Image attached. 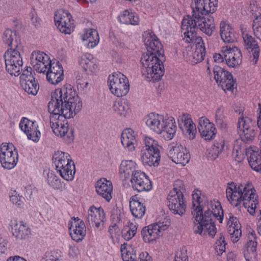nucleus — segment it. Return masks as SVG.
Returning a JSON list of instances; mask_svg holds the SVG:
<instances>
[{"label":"nucleus","mask_w":261,"mask_h":261,"mask_svg":"<svg viewBox=\"0 0 261 261\" xmlns=\"http://www.w3.org/2000/svg\"><path fill=\"white\" fill-rule=\"evenodd\" d=\"M82 108V102L77 94L69 87L56 89L51 94L48 103L50 126L54 133L67 143L73 141V129L69 127L67 119L72 118Z\"/></svg>","instance_id":"f257e3e1"},{"label":"nucleus","mask_w":261,"mask_h":261,"mask_svg":"<svg viewBox=\"0 0 261 261\" xmlns=\"http://www.w3.org/2000/svg\"><path fill=\"white\" fill-rule=\"evenodd\" d=\"M192 199L195 233L214 237L217 232L215 220H218L220 223L223 220V211L220 203L215 200L208 201L207 205L202 207L201 192L198 190L193 192Z\"/></svg>","instance_id":"f03ea898"},{"label":"nucleus","mask_w":261,"mask_h":261,"mask_svg":"<svg viewBox=\"0 0 261 261\" xmlns=\"http://www.w3.org/2000/svg\"><path fill=\"white\" fill-rule=\"evenodd\" d=\"M225 192L226 198L232 205L238 206L243 203L250 214L255 213L258 204L257 196L251 183H228Z\"/></svg>","instance_id":"7ed1b4c3"},{"label":"nucleus","mask_w":261,"mask_h":261,"mask_svg":"<svg viewBox=\"0 0 261 261\" xmlns=\"http://www.w3.org/2000/svg\"><path fill=\"white\" fill-rule=\"evenodd\" d=\"M146 125L155 133L162 135L165 139H172L176 133V125L172 116H164L155 113L149 114L145 118Z\"/></svg>","instance_id":"20e7f679"},{"label":"nucleus","mask_w":261,"mask_h":261,"mask_svg":"<svg viewBox=\"0 0 261 261\" xmlns=\"http://www.w3.org/2000/svg\"><path fill=\"white\" fill-rule=\"evenodd\" d=\"M159 57L152 54H143L141 57V72L148 81H158L164 74V65Z\"/></svg>","instance_id":"39448f33"},{"label":"nucleus","mask_w":261,"mask_h":261,"mask_svg":"<svg viewBox=\"0 0 261 261\" xmlns=\"http://www.w3.org/2000/svg\"><path fill=\"white\" fill-rule=\"evenodd\" d=\"M108 83L110 91L117 97L125 96L129 91L128 80L121 72H114L110 75Z\"/></svg>","instance_id":"423d86ee"},{"label":"nucleus","mask_w":261,"mask_h":261,"mask_svg":"<svg viewBox=\"0 0 261 261\" xmlns=\"http://www.w3.org/2000/svg\"><path fill=\"white\" fill-rule=\"evenodd\" d=\"M12 47L8 49L4 57L5 60L6 69L11 75L17 76L21 74L22 59L18 50Z\"/></svg>","instance_id":"0eeeda50"},{"label":"nucleus","mask_w":261,"mask_h":261,"mask_svg":"<svg viewBox=\"0 0 261 261\" xmlns=\"http://www.w3.org/2000/svg\"><path fill=\"white\" fill-rule=\"evenodd\" d=\"M18 161L17 150L12 144L2 143L0 147V163L6 169L14 168Z\"/></svg>","instance_id":"6e6552de"},{"label":"nucleus","mask_w":261,"mask_h":261,"mask_svg":"<svg viewBox=\"0 0 261 261\" xmlns=\"http://www.w3.org/2000/svg\"><path fill=\"white\" fill-rule=\"evenodd\" d=\"M213 72L217 84L224 91H232L234 89L235 81L231 73L219 66H214Z\"/></svg>","instance_id":"1a4fd4ad"},{"label":"nucleus","mask_w":261,"mask_h":261,"mask_svg":"<svg viewBox=\"0 0 261 261\" xmlns=\"http://www.w3.org/2000/svg\"><path fill=\"white\" fill-rule=\"evenodd\" d=\"M191 7L196 17L214 13L218 7V0H193Z\"/></svg>","instance_id":"9d476101"},{"label":"nucleus","mask_w":261,"mask_h":261,"mask_svg":"<svg viewBox=\"0 0 261 261\" xmlns=\"http://www.w3.org/2000/svg\"><path fill=\"white\" fill-rule=\"evenodd\" d=\"M71 14L67 11L59 10L54 16L55 24L59 31L65 34H70L73 31V22Z\"/></svg>","instance_id":"9b49d317"},{"label":"nucleus","mask_w":261,"mask_h":261,"mask_svg":"<svg viewBox=\"0 0 261 261\" xmlns=\"http://www.w3.org/2000/svg\"><path fill=\"white\" fill-rule=\"evenodd\" d=\"M168 226V224L164 222H159L145 227L142 231L144 241L147 243L155 241L163 235V232Z\"/></svg>","instance_id":"f8f14e48"},{"label":"nucleus","mask_w":261,"mask_h":261,"mask_svg":"<svg viewBox=\"0 0 261 261\" xmlns=\"http://www.w3.org/2000/svg\"><path fill=\"white\" fill-rule=\"evenodd\" d=\"M167 200L168 206L173 214L181 216L185 213L186 204L184 194L170 191Z\"/></svg>","instance_id":"ddd939ff"},{"label":"nucleus","mask_w":261,"mask_h":261,"mask_svg":"<svg viewBox=\"0 0 261 261\" xmlns=\"http://www.w3.org/2000/svg\"><path fill=\"white\" fill-rule=\"evenodd\" d=\"M143 38L147 50L145 54H152L159 57L162 55V45L152 31L148 30L144 32Z\"/></svg>","instance_id":"4468645a"},{"label":"nucleus","mask_w":261,"mask_h":261,"mask_svg":"<svg viewBox=\"0 0 261 261\" xmlns=\"http://www.w3.org/2000/svg\"><path fill=\"white\" fill-rule=\"evenodd\" d=\"M168 155L173 162L182 166L188 164L190 159L189 152L186 147L181 144L170 146Z\"/></svg>","instance_id":"2eb2a0df"},{"label":"nucleus","mask_w":261,"mask_h":261,"mask_svg":"<svg viewBox=\"0 0 261 261\" xmlns=\"http://www.w3.org/2000/svg\"><path fill=\"white\" fill-rule=\"evenodd\" d=\"M129 180L133 189L139 192L149 191L152 188L149 177L141 170L135 172Z\"/></svg>","instance_id":"dca6fc26"},{"label":"nucleus","mask_w":261,"mask_h":261,"mask_svg":"<svg viewBox=\"0 0 261 261\" xmlns=\"http://www.w3.org/2000/svg\"><path fill=\"white\" fill-rule=\"evenodd\" d=\"M32 68L28 67L20 75L21 86L22 89L29 94L36 95L39 90V86L37 81L32 73Z\"/></svg>","instance_id":"f3484780"},{"label":"nucleus","mask_w":261,"mask_h":261,"mask_svg":"<svg viewBox=\"0 0 261 261\" xmlns=\"http://www.w3.org/2000/svg\"><path fill=\"white\" fill-rule=\"evenodd\" d=\"M20 129L27 136L29 140L34 142L39 141L41 134L38 130V125L36 121H32L26 117H22L19 122Z\"/></svg>","instance_id":"a211bd4d"},{"label":"nucleus","mask_w":261,"mask_h":261,"mask_svg":"<svg viewBox=\"0 0 261 261\" xmlns=\"http://www.w3.org/2000/svg\"><path fill=\"white\" fill-rule=\"evenodd\" d=\"M31 63L34 70L37 72L45 73L53 62L48 56L44 52L34 51L32 53Z\"/></svg>","instance_id":"6ab92c4d"},{"label":"nucleus","mask_w":261,"mask_h":261,"mask_svg":"<svg viewBox=\"0 0 261 261\" xmlns=\"http://www.w3.org/2000/svg\"><path fill=\"white\" fill-rule=\"evenodd\" d=\"M222 53L229 67H236L241 63L242 53L238 47L226 45L222 48Z\"/></svg>","instance_id":"aec40b11"},{"label":"nucleus","mask_w":261,"mask_h":261,"mask_svg":"<svg viewBox=\"0 0 261 261\" xmlns=\"http://www.w3.org/2000/svg\"><path fill=\"white\" fill-rule=\"evenodd\" d=\"M238 133L240 138L244 141L253 140L255 133L253 127V122L248 117H242L238 121Z\"/></svg>","instance_id":"412c9836"},{"label":"nucleus","mask_w":261,"mask_h":261,"mask_svg":"<svg viewBox=\"0 0 261 261\" xmlns=\"http://www.w3.org/2000/svg\"><path fill=\"white\" fill-rule=\"evenodd\" d=\"M178 122L180 129L187 138L190 140L195 138L197 134L196 126L189 114H184L179 116Z\"/></svg>","instance_id":"4be33fe9"},{"label":"nucleus","mask_w":261,"mask_h":261,"mask_svg":"<svg viewBox=\"0 0 261 261\" xmlns=\"http://www.w3.org/2000/svg\"><path fill=\"white\" fill-rule=\"evenodd\" d=\"M69 230L71 238L76 242L82 241L86 234L84 222L78 218H73L69 224Z\"/></svg>","instance_id":"5701e85b"},{"label":"nucleus","mask_w":261,"mask_h":261,"mask_svg":"<svg viewBox=\"0 0 261 261\" xmlns=\"http://www.w3.org/2000/svg\"><path fill=\"white\" fill-rule=\"evenodd\" d=\"M198 128L201 137L206 141L213 140L217 134L215 125L205 117L199 118Z\"/></svg>","instance_id":"b1692460"},{"label":"nucleus","mask_w":261,"mask_h":261,"mask_svg":"<svg viewBox=\"0 0 261 261\" xmlns=\"http://www.w3.org/2000/svg\"><path fill=\"white\" fill-rule=\"evenodd\" d=\"M63 69L59 62H53L45 71L47 81L53 85H57L64 79Z\"/></svg>","instance_id":"393cba45"},{"label":"nucleus","mask_w":261,"mask_h":261,"mask_svg":"<svg viewBox=\"0 0 261 261\" xmlns=\"http://www.w3.org/2000/svg\"><path fill=\"white\" fill-rule=\"evenodd\" d=\"M105 218L103 210L101 207L97 208L94 206H91L88 211L87 221L90 225L97 228H101L102 223Z\"/></svg>","instance_id":"a878e982"},{"label":"nucleus","mask_w":261,"mask_h":261,"mask_svg":"<svg viewBox=\"0 0 261 261\" xmlns=\"http://www.w3.org/2000/svg\"><path fill=\"white\" fill-rule=\"evenodd\" d=\"M9 225L13 235L18 239H25L31 234L30 228L23 221L13 219Z\"/></svg>","instance_id":"bb28decb"},{"label":"nucleus","mask_w":261,"mask_h":261,"mask_svg":"<svg viewBox=\"0 0 261 261\" xmlns=\"http://www.w3.org/2000/svg\"><path fill=\"white\" fill-rule=\"evenodd\" d=\"M121 140L125 149L133 151L135 149L139 140L138 133L131 128L125 129L121 134Z\"/></svg>","instance_id":"cd10ccee"},{"label":"nucleus","mask_w":261,"mask_h":261,"mask_svg":"<svg viewBox=\"0 0 261 261\" xmlns=\"http://www.w3.org/2000/svg\"><path fill=\"white\" fill-rule=\"evenodd\" d=\"M97 193L109 202L112 198L113 185L110 180L102 178L99 179L95 184Z\"/></svg>","instance_id":"c85d7f7f"},{"label":"nucleus","mask_w":261,"mask_h":261,"mask_svg":"<svg viewBox=\"0 0 261 261\" xmlns=\"http://www.w3.org/2000/svg\"><path fill=\"white\" fill-rule=\"evenodd\" d=\"M246 156L251 168L257 172L261 171V150L252 146L246 150Z\"/></svg>","instance_id":"c756f323"},{"label":"nucleus","mask_w":261,"mask_h":261,"mask_svg":"<svg viewBox=\"0 0 261 261\" xmlns=\"http://www.w3.org/2000/svg\"><path fill=\"white\" fill-rule=\"evenodd\" d=\"M79 64L87 73H95L98 70L97 60L90 54H86L81 56L79 60Z\"/></svg>","instance_id":"7c9ffc66"},{"label":"nucleus","mask_w":261,"mask_h":261,"mask_svg":"<svg viewBox=\"0 0 261 261\" xmlns=\"http://www.w3.org/2000/svg\"><path fill=\"white\" fill-rule=\"evenodd\" d=\"M137 164L132 160H125L121 162L119 168V173L121 179L126 180L130 179L134 176L137 170Z\"/></svg>","instance_id":"2f4dec72"},{"label":"nucleus","mask_w":261,"mask_h":261,"mask_svg":"<svg viewBox=\"0 0 261 261\" xmlns=\"http://www.w3.org/2000/svg\"><path fill=\"white\" fill-rule=\"evenodd\" d=\"M228 233L233 243L237 242L242 235L241 224L237 217L229 214Z\"/></svg>","instance_id":"473e14b6"},{"label":"nucleus","mask_w":261,"mask_h":261,"mask_svg":"<svg viewBox=\"0 0 261 261\" xmlns=\"http://www.w3.org/2000/svg\"><path fill=\"white\" fill-rule=\"evenodd\" d=\"M129 207L133 216L138 219H141L146 212V206L143 200L139 198L137 195L133 196L129 200Z\"/></svg>","instance_id":"72a5a7b5"},{"label":"nucleus","mask_w":261,"mask_h":261,"mask_svg":"<svg viewBox=\"0 0 261 261\" xmlns=\"http://www.w3.org/2000/svg\"><path fill=\"white\" fill-rule=\"evenodd\" d=\"M248 240L246 245V250L244 252V256L246 261H252L255 259L256 256V234L254 231H250L248 233Z\"/></svg>","instance_id":"f704fd0d"},{"label":"nucleus","mask_w":261,"mask_h":261,"mask_svg":"<svg viewBox=\"0 0 261 261\" xmlns=\"http://www.w3.org/2000/svg\"><path fill=\"white\" fill-rule=\"evenodd\" d=\"M81 38L89 48H94L99 42L98 33L93 29H85L81 35Z\"/></svg>","instance_id":"c9c22d12"},{"label":"nucleus","mask_w":261,"mask_h":261,"mask_svg":"<svg viewBox=\"0 0 261 261\" xmlns=\"http://www.w3.org/2000/svg\"><path fill=\"white\" fill-rule=\"evenodd\" d=\"M220 36L225 43H232L237 40V34L234 29L228 22L222 21L220 24Z\"/></svg>","instance_id":"e433bc0d"},{"label":"nucleus","mask_w":261,"mask_h":261,"mask_svg":"<svg viewBox=\"0 0 261 261\" xmlns=\"http://www.w3.org/2000/svg\"><path fill=\"white\" fill-rule=\"evenodd\" d=\"M112 109L116 115L122 118L127 117L131 113L130 105L125 99L115 101L113 105Z\"/></svg>","instance_id":"4c0bfd02"},{"label":"nucleus","mask_w":261,"mask_h":261,"mask_svg":"<svg viewBox=\"0 0 261 261\" xmlns=\"http://www.w3.org/2000/svg\"><path fill=\"white\" fill-rule=\"evenodd\" d=\"M196 28L207 35L211 36L215 28L214 18L210 16L206 18L204 16H200L198 19Z\"/></svg>","instance_id":"58836bf2"},{"label":"nucleus","mask_w":261,"mask_h":261,"mask_svg":"<svg viewBox=\"0 0 261 261\" xmlns=\"http://www.w3.org/2000/svg\"><path fill=\"white\" fill-rule=\"evenodd\" d=\"M251 10L253 12L252 29L254 34L261 41V8L254 5Z\"/></svg>","instance_id":"ea45409f"},{"label":"nucleus","mask_w":261,"mask_h":261,"mask_svg":"<svg viewBox=\"0 0 261 261\" xmlns=\"http://www.w3.org/2000/svg\"><path fill=\"white\" fill-rule=\"evenodd\" d=\"M161 155L151 151L141 150V159L144 166H158L160 161Z\"/></svg>","instance_id":"a19ab883"},{"label":"nucleus","mask_w":261,"mask_h":261,"mask_svg":"<svg viewBox=\"0 0 261 261\" xmlns=\"http://www.w3.org/2000/svg\"><path fill=\"white\" fill-rule=\"evenodd\" d=\"M118 18L120 23L127 25H138L140 22L138 15L128 10H125L121 12L118 16Z\"/></svg>","instance_id":"79ce46f5"},{"label":"nucleus","mask_w":261,"mask_h":261,"mask_svg":"<svg viewBox=\"0 0 261 261\" xmlns=\"http://www.w3.org/2000/svg\"><path fill=\"white\" fill-rule=\"evenodd\" d=\"M72 161V158L68 153L61 151L55 152L53 156V162L56 168H60L67 162Z\"/></svg>","instance_id":"37998d69"},{"label":"nucleus","mask_w":261,"mask_h":261,"mask_svg":"<svg viewBox=\"0 0 261 261\" xmlns=\"http://www.w3.org/2000/svg\"><path fill=\"white\" fill-rule=\"evenodd\" d=\"M121 253L123 261H136V251L131 245L124 243L121 246Z\"/></svg>","instance_id":"c03bdc74"},{"label":"nucleus","mask_w":261,"mask_h":261,"mask_svg":"<svg viewBox=\"0 0 261 261\" xmlns=\"http://www.w3.org/2000/svg\"><path fill=\"white\" fill-rule=\"evenodd\" d=\"M44 177L47 184L55 189H60L62 184L60 178L55 173L49 170H45L43 172Z\"/></svg>","instance_id":"a18cd8bd"},{"label":"nucleus","mask_w":261,"mask_h":261,"mask_svg":"<svg viewBox=\"0 0 261 261\" xmlns=\"http://www.w3.org/2000/svg\"><path fill=\"white\" fill-rule=\"evenodd\" d=\"M248 141H244L240 139L237 140L234 144L233 154L235 156L236 160L241 162L244 158V153L246 152L248 148H246L244 143Z\"/></svg>","instance_id":"49530a36"},{"label":"nucleus","mask_w":261,"mask_h":261,"mask_svg":"<svg viewBox=\"0 0 261 261\" xmlns=\"http://www.w3.org/2000/svg\"><path fill=\"white\" fill-rule=\"evenodd\" d=\"M3 41L4 43L8 46L13 45V42L15 39V41L13 44L14 48L18 49L21 47V45H19L16 39V33L15 31H12L10 29L6 30L2 37Z\"/></svg>","instance_id":"de8ad7c7"},{"label":"nucleus","mask_w":261,"mask_h":261,"mask_svg":"<svg viewBox=\"0 0 261 261\" xmlns=\"http://www.w3.org/2000/svg\"><path fill=\"white\" fill-rule=\"evenodd\" d=\"M200 17H196V16L194 15L193 10H192V17L187 15L185 16L182 20L181 26L182 31H184V30H193L196 29L198 19Z\"/></svg>","instance_id":"09e8293b"},{"label":"nucleus","mask_w":261,"mask_h":261,"mask_svg":"<svg viewBox=\"0 0 261 261\" xmlns=\"http://www.w3.org/2000/svg\"><path fill=\"white\" fill-rule=\"evenodd\" d=\"M42 261H65L64 253L58 249L46 251Z\"/></svg>","instance_id":"8fccbe9b"},{"label":"nucleus","mask_w":261,"mask_h":261,"mask_svg":"<svg viewBox=\"0 0 261 261\" xmlns=\"http://www.w3.org/2000/svg\"><path fill=\"white\" fill-rule=\"evenodd\" d=\"M144 146L142 150L151 151L154 153L160 154L159 145L157 141L149 137L144 139Z\"/></svg>","instance_id":"3c124183"},{"label":"nucleus","mask_w":261,"mask_h":261,"mask_svg":"<svg viewBox=\"0 0 261 261\" xmlns=\"http://www.w3.org/2000/svg\"><path fill=\"white\" fill-rule=\"evenodd\" d=\"M182 32L184 33L183 39L186 42L189 43L195 42L196 45L203 42L202 38L197 36L196 29L193 30H184V31Z\"/></svg>","instance_id":"603ef678"},{"label":"nucleus","mask_w":261,"mask_h":261,"mask_svg":"<svg viewBox=\"0 0 261 261\" xmlns=\"http://www.w3.org/2000/svg\"><path fill=\"white\" fill-rule=\"evenodd\" d=\"M224 112V108L221 106H218L215 111V122L221 128H225L226 127V118Z\"/></svg>","instance_id":"864d4df0"},{"label":"nucleus","mask_w":261,"mask_h":261,"mask_svg":"<svg viewBox=\"0 0 261 261\" xmlns=\"http://www.w3.org/2000/svg\"><path fill=\"white\" fill-rule=\"evenodd\" d=\"M60 175L67 181L73 180L75 174V167L74 163L68 165L66 168L58 172Z\"/></svg>","instance_id":"5fc2aeb1"},{"label":"nucleus","mask_w":261,"mask_h":261,"mask_svg":"<svg viewBox=\"0 0 261 261\" xmlns=\"http://www.w3.org/2000/svg\"><path fill=\"white\" fill-rule=\"evenodd\" d=\"M224 142L223 140L215 142L213 146L208 150V156L211 160L216 159L224 148Z\"/></svg>","instance_id":"6e6d98bb"},{"label":"nucleus","mask_w":261,"mask_h":261,"mask_svg":"<svg viewBox=\"0 0 261 261\" xmlns=\"http://www.w3.org/2000/svg\"><path fill=\"white\" fill-rule=\"evenodd\" d=\"M203 42H201L199 44L196 45V49L192 55L193 59L192 62L193 64L200 62L204 59L205 54V49L203 46Z\"/></svg>","instance_id":"4d7b16f0"},{"label":"nucleus","mask_w":261,"mask_h":261,"mask_svg":"<svg viewBox=\"0 0 261 261\" xmlns=\"http://www.w3.org/2000/svg\"><path fill=\"white\" fill-rule=\"evenodd\" d=\"M137 230V226L135 224L129 223L126 226L121 232L123 238L126 241L132 239L136 234Z\"/></svg>","instance_id":"13d9d810"},{"label":"nucleus","mask_w":261,"mask_h":261,"mask_svg":"<svg viewBox=\"0 0 261 261\" xmlns=\"http://www.w3.org/2000/svg\"><path fill=\"white\" fill-rule=\"evenodd\" d=\"M108 232L110 239L113 243H118L121 233L120 229L116 225H113L109 227Z\"/></svg>","instance_id":"bf43d9fd"},{"label":"nucleus","mask_w":261,"mask_h":261,"mask_svg":"<svg viewBox=\"0 0 261 261\" xmlns=\"http://www.w3.org/2000/svg\"><path fill=\"white\" fill-rule=\"evenodd\" d=\"M242 36L245 46L247 49H251L258 46L256 41L250 35L243 32Z\"/></svg>","instance_id":"052dcab7"},{"label":"nucleus","mask_w":261,"mask_h":261,"mask_svg":"<svg viewBox=\"0 0 261 261\" xmlns=\"http://www.w3.org/2000/svg\"><path fill=\"white\" fill-rule=\"evenodd\" d=\"M226 243L225 241V238L222 234H220L219 239H218L215 243V249L217 253V254L221 255L225 251V246Z\"/></svg>","instance_id":"680f3d73"},{"label":"nucleus","mask_w":261,"mask_h":261,"mask_svg":"<svg viewBox=\"0 0 261 261\" xmlns=\"http://www.w3.org/2000/svg\"><path fill=\"white\" fill-rule=\"evenodd\" d=\"M10 201L18 206H21L23 203V197L20 196L16 191H11L9 193Z\"/></svg>","instance_id":"e2e57ef3"},{"label":"nucleus","mask_w":261,"mask_h":261,"mask_svg":"<svg viewBox=\"0 0 261 261\" xmlns=\"http://www.w3.org/2000/svg\"><path fill=\"white\" fill-rule=\"evenodd\" d=\"M185 191V185L183 181L181 180L177 179L175 181L174 184V188L170 191H174L175 193L183 194Z\"/></svg>","instance_id":"0e129e2a"},{"label":"nucleus","mask_w":261,"mask_h":261,"mask_svg":"<svg viewBox=\"0 0 261 261\" xmlns=\"http://www.w3.org/2000/svg\"><path fill=\"white\" fill-rule=\"evenodd\" d=\"M252 55L250 57L251 62L253 64H255L257 63L260 54V49L259 46L251 48Z\"/></svg>","instance_id":"69168bd1"},{"label":"nucleus","mask_w":261,"mask_h":261,"mask_svg":"<svg viewBox=\"0 0 261 261\" xmlns=\"http://www.w3.org/2000/svg\"><path fill=\"white\" fill-rule=\"evenodd\" d=\"M188 256L186 253L179 251L176 252L173 261H188Z\"/></svg>","instance_id":"338daca9"},{"label":"nucleus","mask_w":261,"mask_h":261,"mask_svg":"<svg viewBox=\"0 0 261 261\" xmlns=\"http://www.w3.org/2000/svg\"><path fill=\"white\" fill-rule=\"evenodd\" d=\"M139 259L140 261H152L151 257L146 252H142L139 255Z\"/></svg>","instance_id":"774afa93"}]
</instances>
